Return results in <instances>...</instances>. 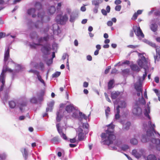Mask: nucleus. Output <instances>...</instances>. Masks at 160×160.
I'll return each mask as SVG.
<instances>
[{
    "label": "nucleus",
    "mask_w": 160,
    "mask_h": 160,
    "mask_svg": "<svg viewBox=\"0 0 160 160\" xmlns=\"http://www.w3.org/2000/svg\"><path fill=\"white\" fill-rule=\"evenodd\" d=\"M143 42L152 47L155 48L156 47V45L154 43L151 42L148 40L144 39L143 40Z\"/></svg>",
    "instance_id": "nucleus-35"
},
{
    "label": "nucleus",
    "mask_w": 160,
    "mask_h": 160,
    "mask_svg": "<svg viewBox=\"0 0 160 160\" xmlns=\"http://www.w3.org/2000/svg\"><path fill=\"white\" fill-rule=\"evenodd\" d=\"M121 8V6L120 5H117L115 7V10L116 11H119Z\"/></svg>",
    "instance_id": "nucleus-48"
},
{
    "label": "nucleus",
    "mask_w": 160,
    "mask_h": 160,
    "mask_svg": "<svg viewBox=\"0 0 160 160\" xmlns=\"http://www.w3.org/2000/svg\"><path fill=\"white\" fill-rule=\"evenodd\" d=\"M23 157L26 160L27 159L28 156V150L26 148H23L21 149Z\"/></svg>",
    "instance_id": "nucleus-22"
},
{
    "label": "nucleus",
    "mask_w": 160,
    "mask_h": 160,
    "mask_svg": "<svg viewBox=\"0 0 160 160\" xmlns=\"http://www.w3.org/2000/svg\"><path fill=\"white\" fill-rule=\"evenodd\" d=\"M139 82H136L134 85L135 88L136 89L137 92V95L138 96H139L140 95V92H142L141 90V78H139Z\"/></svg>",
    "instance_id": "nucleus-15"
},
{
    "label": "nucleus",
    "mask_w": 160,
    "mask_h": 160,
    "mask_svg": "<svg viewBox=\"0 0 160 160\" xmlns=\"http://www.w3.org/2000/svg\"><path fill=\"white\" fill-rule=\"evenodd\" d=\"M62 6L61 3L60 2L58 3L57 4V8L58 9H60V8Z\"/></svg>",
    "instance_id": "nucleus-64"
},
{
    "label": "nucleus",
    "mask_w": 160,
    "mask_h": 160,
    "mask_svg": "<svg viewBox=\"0 0 160 160\" xmlns=\"http://www.w3.org/2000/svg\"><path fill=\"white\" fill-rule=\"evenodd\" d=\"M50 38L48 35L47 37L40 38L37 39L38 42L37 43H34L32 44H30V46L32 48H35L37 46L42 45L43 44L47 42L48 39Z\"/></svg>",
    "instance_id": "nucleus-8"
},
{
    "label": "nucleus",
    "mask_w": 160,
    "mask_h": 160,
    "mask_svg": "<svg viewBox=\"0 0 160 160\" xmlns=\"http://www.w3.org/2000/svg\"><path fill=\"white\" fill-rule=\"evenodd\" d=\"M138 56L140 57V58L138 61V64L140 67L143 68L145 71V73L143 74L142 78L140 77H138V81L137 82H139V78H141V85H142V81L144 80L147 76V73L149 70L150 64L149 61L146 59L142 55V54L138 53Z\"/></svg>",
    "instance_id": "nucleus-4"
},
{
    "label": "nucleus",
    "mask_w": 160,
    "mask_h": 160,
    "mask_svg": "<svg viewBox=\"0 0 160 160\" xmlns=\"http://www.w3.org/2000/svg\"><path fill=\"white\" fill-rule=\"evenodd\" d=\"M130 143L133 145H137L138 143V141L135 138H132L130 140Z\"/></svg>",
    "instance_id": "nucleus-32"
},
{
    "label": "nucleus",
    "mask_w": 160,
    "mask_h": 160,
    "mask_svg": "<svg viewBox=\"0 0 160 160\" xmlns=\"http://www.w3.org/2000/svg\"><path fill=\"white\" fill-rule=\"evenodd\" d=\"M83 131V130L81 128H78L77 132H78V139L79 140H83L84 138V136Z\"/></svg>",
    "instance_id": "nucleus-19"
},
{
    "label": "nucleus",
    "mask_w": 160,
    "mask_h": 160,
    "mask_svg": "<svg viewBox=\"0 0 160 160\" xmlns=\"http://www.w3.org/2000/svg\"><path fill=\"white\" fill-rule=\"evenodd\" d=\"M38 20L35 24V27L37 28H41L43 23L48 21L50 18L48 16L45 15V13L43 12L39 11L38 14Z\"/></svg>",
    "instance_id": "nucleus-5"
},
{
    "label": "nucleus",
    "mask_w": 160,
    "mask_h": 160,
    "mask_svg": "<svg viewBox=\"0 0 160 160\" xmlns=\"http://www.w3.org/2000/svg\"><path fill=\"white\" fill-rule=\"evenodd\" d=\"M111 68V66L108 67L106 68V70L105 71V74H107V73H108Z\"/></svg>",
    "instance_id": "nucleus-53"
},
{
    "label": "nucleus",
    "mask_w": 160,
    "mask_h": 160,
    "mask_svg": "<svg viewBox=\"0 0 160 160\" xmlns=\"http://www.w3.org/2000/svg\"><path fill=\"white\" fill-rule=\"evenodd\" d=\"M54 102L52 101L48 103V107L46 108V111H51L52 109V107L54 104Z\"/></svg>",
    "instance_id": "nucleus-26"
},
{
    "label": "nucleus",
    "mask_w": 160,
    "mask_h": 160,
    "mask_svg": "<svg viewBox=\"0 0 160 160\" xmlns=\"http://www.w3.org/2000/svg\"><path fill=\"white\" fill-rule=\"evenodd\" d=\"M77 15L78 14L74 12H72L70 15V21L71 22H74L77 17Z\"/></svg>",
    "instance_id": "nucleus-24"
},
{
    "label": "nucleus",
    "mask_w": 160,
    "mask_h": 160,
    "mask_svg": "<svg viewBox=\"0 0 160 160\" xmlns=\"http://www.w3.org/2000/svg\"><path fill=\"white\" fill-rule=\"evenodd\" d=\"M57 117L56 118V119L57 121L59 122L61 120V116L60 115V113L59 112H58L57 113Z\"/></svg>",
    "instance_id": "nucleus-46"
},
{
    "label": "nucleus",
    "mask_w": 160,
    "mask_h": 160,
    "mask_svg": "<svg viewBox=\"0 0 160 160\" xmlns=\"http://www.w3.org/2000/svg\"><path fill=\"white\" fill-rule=\"evenodd\" d=\"M68 17L66 14L62 16L61 15H58L56 17V21L58 23L61 24H64L68 20Z\"/></svg>",
    "instance_id": "nucleus-9"
},
{
    "label": "nucleus",
    "mask_w": 160,
    "mask_h": 160,
    "mask_svg": "<svg viewBox=\"0 0 160 160\" xmlns=\"http://www.w3.org/2000/svg\"><path fill=\"white\" fill-rule=\"evenodd\" d=\"M132 112L134 114L137 116H139L142 114V110L138 102H135V103Z\"/></svg>",
    "instance_id": "nucleus-10"
},
{
    "label": "nucleus",
    "mask_w": 160,
    "mask_h": 160,
    "mask_svg": "<svg viewBox=\"0 0 160 160\" xmlns=\"http://www.w3.org/2000/svg\"><path fill=\"white\" fill-rule=\"evenodd\" d=\"M150 107L148 105L147 107L145 108L144 111V115L146 117H147L149 119H150V117L149 115V113H150Z\"/></svg>",
    "instance_id": "nucleus-23"
},
{
    "label": "nucleus",
    "mask_w": 160,
    "mask_h": 160,
    "mask_svg": "<svg viewBox=\"0 0 160 160\" xmlns=\"http://www.w3.org/2000/svg\"><path fill=\"white\" fill-rule=\"evenodd\" d=\"M156 51L157 52L156 55L154 56V62L155 63H156V61H159L160 58L159 49L156 48Z\"/></svg>",
    "instance_id": "nucleus-25"
},
{
    "label": "nucleus",
    "mask_w": 160,
    "mask_h": 160,
    "mask_svg": "<svg viewBox=\"0 0 160 160\" xmlns=\"http://www.w3.org/2000/svg\"><path fill=\"white\" fill-rule=\"evenodd\" d=\"M68 58V56L67 53H65L63 54L62 58L63 60H65L66 58Z\"/></svg>",
    "instance_id": "nucleus-55"
},
{
    "label": "nucleus",
    "mask_w": 160,
    "mask_h": 160,
    "mask_svg": "<svg viewBox=\"0 0 160 160\" xmlns=\"http://www.w3.org/2000/svg\"><path fill=\"white\" fill-rule=\"evenodd\" d=\"M51 29L55 35H58L60 32V30L59 29V26L58 24H53L51 27Z\"/></svg>",
    "instance_id": "nucleus-17"
},
{
    "label": "nucleus",
    "mask_w": 160,
    "mask_h": 160,
    "mask_svg": "<svg viewBox=\"0 0 160 160\" xmlns=\"http://www.w3.org/2000/svg\"><path fill=\"white\" fill-rule=\"evenodd\" d=\"M88 85V82H85L83 83V86L84 87L87 88Z\"/></svg>",
    "instance_id": "nucleus-62"
},
{
    "label": "nucleus",
    "mask_w": 160,
    "mask_h": 160,
    "mask_svg": "<svg viewBox=\"0 0 160 160\" xmlns=\"http://www.w3.org/2000/svg\"><path fill=\"white\" fill-rule=\"evenodd\" d=\"M130 64V62L128 60H126L125 61L122 62V64H120L119 65L121 66L123 64H127L128 65Z\"/></svg>",
    "instance_id": "nucleus-47"
},
{
    "label": "nucleus",
    "mask_w": 160,
    "mask_h": 160,
    "mask_svg": "<svg viewBox=\"0 0 160 160\" xmlns=\"http://www.w3.org/2000/svg\"><path fill=\"white\" fill-rule=\"evenodd\" d=\"M79 115L80 117L79 118V119L82 121V119H83L85 120H87L88 117L84 114L82 113V112H79Z\"/></svg>",
    "instance_id": "nucleus-31"
},
{
    "label": "nucleus",
    "mask_w": 160,
    "mask_h": 160,
    "mask_svg": "<svg viewBox=\"0 0 160 160\" xmlns=\"http://www.w3.org/2000/svg\"><path fill=\"white\" fill-rule=\"evenodd\" d=\"M129 148V147L128 145L124 144L122 146L121 148L122 150L123 151H126Z\"/></svg>",
    "instance_id": "nucleus-42"
},
{
    "label": "nucleus",
    "mask_w": 160,
    "mask_h": 160,
    "mask_svg": "<svg viewBox=\"0 0 160 160\" xmlns=\"http://www.w3.org/2000/svg\"><path fill=\"white\" fill-rule=\"evenodd\" d=\"M58 141V137H55L51 139V141L54 143H56Z\"/></svg>",
    "instance_id": "nucleus-43"
},
{
    "label": "nucleus",
    "mask_w": 160,
    "mask_h": 160,
    "mask_svg": "<svg viewBox=\"0 0 160 160\" xmlns=\"http://www.w3.org/2000/svg\"><path fill=\"white\" fill-rule=\"evenodd\" d=\"M35 7L37 9H40L42 7V5L39 2H36L35 4Z\"/></svg>",
    "instance_id": "nucleus-39"
},
{
    "label": "nucleus",
    "mask_w": 160,
    "mask_h": 160,
    "mask_svg": "<svg viewBox=\"0 0 160 160\" xmlns=\"http://www.w3.org/2000/svg\"><path fill=\"white\" fill-rule=\"evenodd\" d=\"M9 52L10 49L8 47L5 51L4 62L5 64L3 66L2 72L0 74V95L4 104H5V102L9 98V96L7 92H5L3 94H2L5 82V73L6 72H8L12 73L13 75L14 72H18L21 69L20 65H16L11 59H9Z\"/></svg>",
    "instance_id": "nucleus-1"
},
{
    "label": "nucleus",
    "mask_w": 160,
    "mask_h": 160,
    "mask_svg": "<svg viewBox=\"0 0 160 160\" xmlns=\"http://www.w3.org/2000/svg\"><path fill=\"white\" fill-rule=\"evenodd\" d=\"M154 80L156 82L158 83L159 82V78L158 77H155L154 78Z\"/></svg>",
    "instance_id": "nucleus-63"
},
{
    "label": "nucleus",
    "mask_w": 160,
    "mask_h": 160,
    "mask_svg": "<svg viewBox=\"0 0 160 160\" xmlns=\"http://www.w3.org/2000/svg\"><path fill=\"white\" fill-rule=\"evenodd\" d=\"M107 25L109 26H111L113 24V23L112 21H108L107 23Z\"/></svg>",
    "instance_id": "nucleus-59"
},
{
    "label": "nucleus",
    "mask_w": 160,
    "mask_h": 160,
    "mask_svg": "<svg viewBox=\"0 0 160 160\" xmlns=\"http://www.w3.org/2000/svg\"><path fill=\"white\" fill-rule=\"evenodd\" d=\"M145 151L143 149H139L138 150H133L132 152V154L135 157L138 158L141 157L142 156L144 155L145 153Z\"/></svg>",
    "instance_id": "nucleus-11"
},
{
    "label": "nucleus",
    "mask_w": 160,
    "mask_h": 160,
    "mask_svg": "<svg viewBox=\"0 0 160 160\" xmlns=\"http://www.w3.org/2000/svg\"><path fill=\"white\" fill-rule=\"evenodd\" d=\"M27 13L28 14L32 15L33 18H35L36 16V10L34 8L28 9L27 11Z\"/></svg>",
    "instance_id": "nucleus-20"
},
{
    "label": "nucleus",
    "mask_w": 160,
    "mask_h": 160,
    "mask_svg": "<svg viewBox=\"0 0 160 160\" xmlns=\"http://www.w3.org/2000/svg\"><path fill=\"white\" fill-rule=\"evenodd\" d=\"M110 112V108L108 107H107V109L105 110L106 116L108 118L109 114V112Z\"/></svg>",
    "instance_id": "nucleus-44"
},
{
    "label": "nucleus",
    "mask_w": 160,
    "mask_h": 160,
    "mask_svg": "<svg viewBox=\"0 0 160 160\" xmlns=\"http://www.w3.org/2000/svg\"><path fill=\"white\" fill-rule=\"evenodd\" d=\"M8 104L10 108L11 109H16L18 108L20 111L22 112L25 109L27 103L25 102H19L18 100H15L9 101Z\"/></svg>",
    "instance_id": "nucleus-6"
},
{
    "label": "nucleus",
    "mask_w": 160,
    "mask_h": 160,
    "mask_svg": "<svg viewBox=\"0 0 160 160\" xmlns=\"http://www.w3.org/2000/svg\"><path fill=\"white\" fill-rule=\"evenodd\" d=\"M122 2L120 0H116L115 1L114 3L116 5L119 4L121 3Z\"/></svg>",
    "instance_id": "nucleus-57"
},
{
    "label": "nucleus",
    "mask_w": 160,
    "mask_h": 160,
    "mask_svg": "<svg viewBox=\"0 0 160 160\" xmlns=\"http://www.w3.org/2000/svg\"><path fill=\"white\" fill-rule=\"evenodd\" d=\"M120 94L118 92L113 91L111 93V97L112 99H115L118 97Z\"/></svg>",
    "instance_id": "nucleus-28"
},
{
    "label": "nucleus",
    "mask_w": 160,
    "mask_h": 160,
    "mask_svg": "<svg viewBox=\"0 0 160 160\" xmlns=\"http://www.w3.org/2000/svg\"><path fill=\"white\" fill-rule=\"evenodd\" d=\"M138 15L136 12L132 16V19H134L135 20L137 18Z\"/></svg>",
    "instance_id": "nucleus-56"
},
{
    "label": "nucleus",
    "mask_w": 160,
    "mask_h": 160,
    "mask_svg": "<svg viewBox=\"0 0 160 160\" xmlns=\"http://www.w3.org/2000/svg\"><path fill=\"white\" fill-rule=\"evenodd\" d=\"M150 27L153 32H155L157 30L158 26L156 24L152 23L150 25Z\"/></svg>",
    "instance_id": "nucleus-30"
},
{
    "label": "nucleus",
    "mask_w": 160,
    "mask_h": 160,
    "mask_svg": "<svg viewBox=\"0 0 160 160\" xmlns=\"http://www.w3.org/2000/svg\"><path fill=\"white\" fill-rule=\"evenodd\" d=\"M72 116L73 118H76L77 117L78 113V111L76 110L75 108L74 110L72 111Z\"/></svg>",
    "instance_id": "nucleus-37"
},
{
    "label": "nucleus",
    "mask_w": 160,
    "mask_h": 160,
    "mask_svg": "<svg viewBox=\"0 0 160 160\" xmlns=\"http://www.w3.org/2000/svg\"><path fill=\"white\" fill-rule=\"evenodd\" d=\"M147 160H157V158L154 155L150 154L148 156Z\"/></svg>",
    "instance_id": "nucleus-36"
},
{
    "label": "nucleus",
    "mask_w": 160,
    "mask_h": 160,
    "mask_svg": "<svg viewBox=\"0 0 160 160\" xmlns=\"http://www.w3.org/2000/svg\"><path fill=\"white\" fill-rule=\"evenodd\" d=\"M70 141L71 143H75L76 142V138H74L72 139H70Z\"/></svg>",
    "instance_id": "nucleus-61"
},
{
    "label": "nucleus",
    "mask_w": 160,
    "mask_h": 160,
    "mask_svg": "<svg viewBox=\"0 0 160 160\" xmlns=\"http://www.w3.org/2000/svg\"><path fill=\"white\" fill-rule=\"evenodd\" d=\"M51 45L49 43H46L41 49L42 52L45 55L49 54L51 50Z\"/></svg>",
    "instance_id": "nucleus-13"
},
{
    "label": "nucleus",
    "mask_w": 160,
    "mask_h": 160,
    "mask_svg": "<svg viewBox=\"0 0 160 160\" xmlns=\"http://www.w3.org/2000/svg\"><path fill=\"white\" fill-rule=\"evenodd\" d=\"M114 83V81L111 80L108 83V89H110L112 88V85Z\"/></svg>",
    "instance_id": "nucleus-38"
},
{
    "label": "nucleus",
    "mask_w": 160,
    "mask_h": 160,
    "mask_svg": "<svg viewBox=\"0 0 160 160\" xmlns=\"http://www.w3.org/2000/svg\"><path fill=\"white\" fill-rule=\"evenodd\" d=\"M52 58L48 60L46 62L47 64L48 65H49L52 63Z\"/></svg>",
    "instance_id": "nucleus-50"
},
{
    "label": "nucleus",
    "mask_w": 160,
    "mask_h": 160,
    "mask_svg": "<svg viewBox=\"0 0 160 160\" xmlns=\"http://www.w3.org/2000/svg\"><path fill=\"white\" fill-rule=\"evenodd\" d=\"M132 69L134 71H139L140 69L138 66L135 64H132L131 66Z\"/></svg>",
    "instance_id": "nucleus-33"
},
{
    "label": "nucleus",
    "mask_w": 160,
    "mask_h": 160,
    "mask_svg": "<svg viewBox=\"0 0 160 160\" xmlns=\"http://www.w3.org/2000/svg\"><path fill=\"white\" fill-rule=\"evenodd\" d=\"M104 95L105 97L106 98L107 101H108L109 102H111V101L110 98L108 97V94L106 93H104Z\"/></svg>",
    "instance_id": "nucleus-52"
},
{
    "label": "nucleus",
    "mask_w": 160,
    "mask_h": 160,
    "mask_svg": "<svg viewBox=\"0 0 160 160\" xmlns=\"http://www.w3.org/2000/svg\"><path fill=\"white\" fill-rule=\"evenodd\" d=\"M117 72V70L116 68H114L112 69L111 73L112 74H115Z\"/></svg>",
    "instance_id": "nucleus-58"
},
{
    "label": "nucleus",
    "mask_w": 160,
    "mask_h": 160,
    "mask_svg": "<svg viewBox=\"0 0 160 160\" xmlns=\"http://www.w3.org/2000/svg\"><path fill=\"white\" fill-rule=\"evenodd\" d=\"M102 2L103 0H93L92 1V4L95 6H98Z\"/></svg>",
    "instance_id": "nucleus-27"
},
{
    "label": "nucleus",
    "mask_w": 160,
    "mask_h": 160,
    "mask_svg": "<svg viewBox=\"0 0 160 160\" xmlns=\"http://www.w3.org/2000/svg\"><path fill=\"white\" fill-rule=\"evenodd\" d=\"M60 72H57L53 74L52 75V76L53 78H56L59 76L60 75Z\"/></svg>",
    "instance_id": "nucleus-45"
},
{
    "label": "nucleus",
    "mask_w": 160,
    "mask_h": 160,
    "mask_svg": "<svg viewBox=\"0 0 160 160\" xmlns=\"http://www.w3.org/2000/svg\"><path fill=\"white\" fill-rule=\"evenodd\" d=\"M56 9L55 7L52 6L48 9V12L50 14H52L55 12Z\"/></svg>",
    "instance_id": "nucleus-29"
},
{
    "label": "nucleus",
    "mask_w": 160,
    "mask_h": 160,
    "mask_svg": "<svg viewBox=\"0 0 160 160\" xmlns=\"http://www.w3.org/2000/svg\"><path fill=\"white\" fill-rule=\"evenodd\" d=\"M75 108L72 104H70L66 107L65 110L69 113H70L74 110Z\"/></svg>",
    "instance_id": "nucleus-21"
},
{
    "label": "nucleus",
    "mask_w": 160,
    "mask_h": 160,
    "mask_svg": "<svg viewBox=\"0 0 160 160\" xmlns=\"http://www.w3.org/2000/svg\"><path fill=\"white\" fill-rule=\"evenodd\" d=\"M108 129L105 132L102 133L101 135L103 144L109 145V148L112 150H117L116 146H112V144L115 139V136L114 135L113 132L114 126L112 124L108 126Z\"/></svg>",
    "instance_id": "nucleus-3"
},
{
    "label": "nucleus",
    "mask_w": 160,
    "mask_h": 160,
    "mask_svg": "<svg viewBox=\"0 0 160 160\" xmlns=\"http://www.w3.org/2000/svg\"><path fill=\"white\" fill-rule=\"evenodd\" d=\"M56 127L60 136L64 140H67L68 138L66 135L62 132V128L60 126L59 124H58L56 125Z\"/></svg>",
    "instance_id": "nucleus-14"
},
{
    "label": "nucleus",
    "mask_w": 160,
    "mask_h": 160,
    "mask_svg": "<svg viewBox=\"0 0 160 160\" xmlns=\"http://www.w3.org/2000/svg\"><path fill=\"white\" fill-rule=\"evenodd\" d=\"M122 72L123 75L128 74L129 73V69H126L122 70Z\"/></svg>",
    "instance_id": "nucleus-40"
},
{
    "label": "nucleus",
    "mask_w": 160,
    "mask_h": 160,
    "mask_svg": "<svg viewBox=\"0 0 160 160\" xmlns=\"http://www.w3.org/2000/svg\"><path fill=\"white\" fill-rule=\"evenodd\" d=\"M133 29L136 35L138 37L143 38L144 35L143 33L142 30L139 27L135 26L133 27Z\"/></svg>",
    "instance_id": "nucleus-12"
},
{
    "label": "nucleus",
    "mask_w": 160,
    "mask_h": 160,
    "mask_svg": "<svg viewBox=\"0 0 160 160\" xmlns=\"http://www.w3.org/2000/svg\"><path fill=\"white\" fill-rule=\"evenodd\" d=\"M136 102H138V104L140 106V104H145V101L142 95L141 98L139 99L138 101H136Z\"/></svg>",
    "instance_id": "nucleus-34"
},
{
    "label": "nucleus",
    "mask_w": 160,
    "mask_h": 160,
    "mask_svg": "<svg viewBox=\"0 0 160 160\" xmlns=\"http://www.w3.org/2000/svg\"><path fill=\"white\" fill-rule=\"evenodd\" d=\"M30 102L32 103H35L37 102V99L35 97H33L31 99Z\"/></svg>",
    "instance_id": "nucleus-41"
},
{
    "label": "nucleus",
    "mask_w": 160,
    "mask_h": 160,
    "mask_svg": "<svg viewBox=\"0 0 160 160\" xmlns=\"http://www.w3.org/2000/svg\"><path fill=\"white\" fill-rule=\"evenodd\" d=\"M120 122L123 125V128L126 130H128L131 125V123L129 122L124 121L123 122L120 121Z\"/></svg>",
    "instance_id": "nucleus-18"
},
{
    "label": "nucleus",
    "mask_w": 160,
    "mask_h": 160,
    "mask_svg": "<svg viewBox=\"0 0 160 160\" xmlns=\"http://www.w3.org/2000/svg\"><path fill=\"white\" fill-rule=\"evenodd\" d=\"M87 59L88 60L91 61L92 60V58L91 56L89 55L87 56Z\"/></svg>",
    "instance_id": "nucleus-60"
},
{
    "label": "nucleus",
    "mask_w": 160,
    "mask_h": 160,
    "mask_svg": "<svg viewBox=\"0 0 160 160\" xmlns=\"http://www.w3.org/2000/svg\"><path fill=\"white\" fill-rule=\"evenodd\" d=\"M114 107L116 108L115 110V112L116 113L115 114V119L116 120L120 118V108H124L126 107V103L123 100H120L119 99H117L114 102Z\"/></svg>",
    "instance_id": "nucleus-7"
},
{
    "label": "nucleus",
    "mask_w": 160,
    "mask_h": 160,
    "mask_svg": "<svg viewBox=\"0 0 160 160\" xmlns=\"http://www.w3.org/2000/svg\"><path fill=\"white\" fill-rule=\"evenodd\" d=\"M98 6H95V7L93 9V12L95 13H96L98 12Z\"/></svg>",
    "instance_id": "nucleus-49"
},
{
    "label": "nucleus",
    "mask_w": 160,
    "mask_h": 160,
    "mask_svg": "<svg viewBox=\"0 0 160 160\" xmlns=\"http://www.w3.org/2000/svg\"><path fill=\"white\" fill-rule=\"evenodd\" d=\"M39 66L41 70L43 71L44 68V64L43 63L40 62L39 63Z\"/></svg>",
    "instance_id": "nucleus-51"
},
{
    "label": "nucleus",
    "mask_w": 160,
    "mask_h": 160,
    "mask_svg": "<svg viewBox=\"0 0 160 160\" xmlns=\"http://www.w3.org/2000/svg\"><path fill=\"white\" fill-rule=\"evenodd\" d=\"M29 72L32 73L36 75L37 76V78L41 82H42L44 85H45V83L44 82L43 80L42 79L41 76L39 74V72L37 70L31 69L29 71Z\"/></svg>",
    "instance_id": "nucleus-16"
},
{
    "label": "nucleus",
    "mask_w": 160,
    "mask_h": 160,
    "mask_svg": "<svg viewBox=\"0 0 160 160\" xmlns=\"http://www.w3.org/2000/svg\"><path fill=\"white\" fill-rule=\"evenodd\" d=\"M101 12L103 15L105 16H106L107 15V11H106L104 9H102L101 10Z\"/></svg>",
    "instance_id": "nucleus-54"
},
{
    "label": "nucleus",
    "mask_w": 160,
    "mask_h": 160,
    "mask_svg": "<svg viewBox=\"0 0 160 160\" xmlns=\"http://www.w3.org/2000/svg\"><path fill=\"white\" fill-rule=\"evenodd\" d=\"M143 126L145 130L147 131V137L144 135H143L141 141L145 142L150 139L151 142L156 147V149L160 151V140L158 139L153 138L154 132L156 133L154 128L155 126L154 124H152L151 122L148 121V124L144 123Z\"/></svg>",
    "instance_id": "nucleus-2"
}]
</instances>
